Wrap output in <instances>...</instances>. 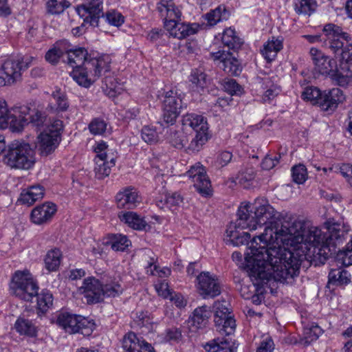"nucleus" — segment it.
Here are the masks:
<instances>
[{"label": "nucleus", "mask_w": 352, "mask_h": 352, "mask_svg": "<svg viewBox=\"0 0 352 352\" xmlns=\"http://www.w3.org/2000/svg\"><path fill=\"white\" fill-rule=\"evenodd\" d=\"M236 225L255 230L266 225L264 232L254 236L245 253V265L254 285L262 286L274 280L289 283L299 274L304 261L317 265L324 263L342 243L349 226L329 222L327 231L316 227L307 228L301 221L278 229L274 223L278 212L264 197L253 203H241L237 211Z\"/></svg>", "instance_id": "f257e3e1"}, {"label": "nucleus", "mask_w": 352, "mask_h": 352, "mask_svg": "<svg viewBox=\"0 0 352 352\" xmlns=\"http://www.w3.org/2000/svg\"><path fill=\"white\" fill-rule=\"evenodd\" d=\"M104 57L92 58L84 47H72L67 63L74 69L73 79L80 86L89 87L102 74L109 70V61Z\"/></svg>", "instance_id": "f03ea898"}, {"label": "nucleus", "mask_w": 352, "mask_h": 352, "mask_svg": "<svg viewBox=\"0 0 352 352\" xmlns=\"http://www.w3.org/2000/svg\"><path fill=\"white\" fill-rule=\"evenodd\" d=\"M11 292L19 299L32 302L36 298V308H50L53 305L54 297L47 289L38 293V285L29 271H16L10 285Z\"/></svg>", "instance_id": "7ed1b4c3"}, {"label": "nucleus", "mask_w": 352, "mask_h": 352, "mask_svg": "<svg viewBox=\"0 0 352 352\" xmlns=\"http://www.w3.org/2000/svg\"><path fill=\"white\" fill-rule=\"evenodd\" d=\"M302 37L310 43H320L322 47L329 50L331 53L338 52L339 47L342 46L343 39L350 38L346 32H344L340 27L333 23L326 24L322 28V33L319 34H306Z\"/></svg>", "instance_id": "20e7f679"}, {"label": "nucleus", "mask_w": 352, "mask_h": 352, "mask_svg": "<svg viewBox=\"0 0 352 352\" xmlns=\"http://www.w3.org/2000/svg\"><path fill=\"white\" fill-rule=\"evenodd\" d=\"M332 54L336 58L340 57L339 66L333 73V81L345 87L352 81V45L349 43V38L343 39L338 52Z\"/></svg>", "instance_id": "39448f33"}, {"label": "nucleus", "mask_w": 352, "mask_h": 352, "mask_svg": "<svg viewBox=\"0 0 352 352\" xmlns=\"http://www.w3.org/2000/svg\"><path fill=\"white\" fill-rule=\"evenodd\" d=\"M4 162L11 168L29 169L34 163V151L28 143L14 142L9 146Z\"/></svg>", "instance_id": "423d86ee"}, {"label": "nucleus", "mask_w": 352, "mask_h": 352, "mask_svg": "<svg viewBox=\"0 0 352 352\" xmlns=\"http://www.w3.org/2000/svg\"><path fill=\"white\" fill-rule=\"evenodd\" d=\"M182 124L190 127L196 132L191 140L189 148L193 151H199L210 139L207 120L202 115L195 113H186L182 118Z\"/></svg>", "instance_id": "0eeeda50"}, {"label": "nucleus", "mask_w": 352, "mask_h": 352, "mask_svg": "<svg viewBox=\"0 0 352 352\" xmlns=\"http://www.w3.org/2000/svg\"><path fill=\"white\" fill-rule=\"evenodd\" d=\"M94 151L96 154L95 175L97 179H103L109 175L111 167L115 166L117 152L109 148L107 143L102 140L96 142Z\"/></svg>", "instance_id": "6e6552de"}, {"label": "nucleus", "mask_w": 352, "mask_h": 352, "mask_svg": "<svg viewBox=\"0 0 352 352\" xmlns=\"http://www.w3.org/2000/svg\"><path fill=\"white\" fill-rule=\"evenodd\" d=\"M63 122L55 120L38 136L37 146L41 155L47 156L55 151L61 140Z\"/></svg>", "instance_id": "1a4fd4ad"}, {"label": "nucleus", "mask_w": 352, "mask_h": 352, "mask_svg": "<svg viewBox=\"0 0 352 352\" xmlns=\"http://www.w3.org/2000/svg\"><path fill=\"white\" fill-rule=\"evenodd\" d=\"M56 323L69 334L88 333L89 330H91L92 326V323L87 318L68 312L60 314L56 318Z\"/></svg>", "instance_id": "9d476101"}, {"label": "nucleus", "mask_w": 352, "mask_h": 352, "mask_svg": "<svg viewBox=\"0 0 352 352\" xmlns=\"http://www.w3.org/2000/svg\"><path fill=\"white\" fill-rule=\"evenodd\" d=\"M28 65L19 58L6 59L0 67V87L9 86L21 79Z\"/></svg>", "instance_id": "9b49d317"}, {"label": "nucleus", "mask_w": 352, "mask_h": 352, "mask_svg": "<svg viewBox=\"0 0 352 352\" xmlns=\"http://www.w3.org/2000/svg\"><path fill=\"white\" fill-rule=\"evenodd\" d=\"M182 100L179 94L173 89L165 93L162 100L163 119L170 124H173L180 113Z\"/></svg>", "instance_id": "f8f14e48"}, {"label": "nucleus", "mask_w": 352, "mask_h": 352, "mask_svg": "<svg viewBox=\"0 0 352 352\" xmlns=\"http://www.w3.org/2000/svg\"><path fill=\"white\" fill-rule=\"evenodd\" d=\"M186 175L192 180L194 187L200 195L207 197L212 194L210 181L205 168L200 163L192 166Z\"/></svg>", "instance_id": "ddd939ff"}, {"label": "nucleus", "mask_w": 352, "mask_h": 352, "mask_svg": "<svg viewBox=\"0 0 352 352\" xmlns=\"http://www.w3.org/2000/svg\"><path fill=\"white\" fill-rule=\"evenodd\" d=\"M196 285L198 293L204 298H214L221 294L219 279L209 272H201L197 277Z\"/></svg>", "instance_id": "4468645a"}, {"label": "nucleus", "mask_w": 352, "mask_h": 352, "mask_svg": "<svg viewBox=\"0 0 352 352\" xmlns=\"http://www.w3.org/2000/svg\"><path fill=\"white\" fill-rule=\"evenodd\" d=\"M309 54L314 65V69L322 75L329 76L333 80V73L337 69L336 60L315 47L310 49Z\"/></svg>", "instance_id": "2eb2a0df"}, {"label": "nucleus", "mask_w": 352, "mask_h": 352, "mask_svg": "<svg viewBox=\"0 0 352 352\" xmlns=\"http://www.w3.org/2000/svg\"><path fill=\"white\" fill-rule=\"evenodd\" d=\"M214 60H219L220 67L230 75L238 76L242 71V66L238 58L229 51L219 50L210 53Z\"/></svg>", "instance_id": "dca6fc26"}, {"label": "nucleus", "mask_w": 352, "mask_h": 352, "mask_svg": "<svg viewBox=\"0 0 352 352\" xmlns=\"http://www.w3.org/2000/svg\"><path fill=\"white\" fill-rule=\"evenodd\" d=\"M79 291L84 294L86 302L89 305L102 301V285L94 277L85 278Z\"/></svg>", "instance_id": "f3484780"}, {"label": "nucleus", "mask_w": 352, "mask_h": 352, "mask_svg": "<svg viewBox=\"0 0 352 352\" xmlns=\"http://www.w3.org/2000/svg\"><path fill=\"white\" fill-rule=\"evenodd\" d=\"M82 4L78 7L77 12L79 14L83 11L87 14L84 21L89 23L91 26H98L100 14L102 10V0H82Z\"/></svg>", "instance_id": "a211bd4d"}, {"label": "nucleus", "mask_w": 352, "mask_h": 352, "mask_svg": "<svg viewBox=\"0 0 352 352\" xmlns=\"http://www.w3.org/2000/svg\"><path fill=\"white\" fill-rule=\"evenodd\" d=\"M21 110L18 107L8 110L7 104L4 100L0 99V128H10L12 131L13 129H18L21 126L23 120H16L18 116H20Z\"/></svg>", "instance_id": "6ab92c4d"}, {"label": "nucleus", "mask_w": 352, "mask_h": 352, "mask_svg": "<svg viewBox=\"0 0 352 352\" xmlns=\"http://www.w3.org/2000/svg\"><path fill=\"white\" fill-rule=\"evenodd\" d=\"M20 109V116H18L16 120H23L21 126L18 129H13V131H20L25 124H31L32 126L40 128L46 121L45 113L36 109H30L27 107H18Z\"/></svg>", "instance_id": "aec40b11"}, {"label": "nucleus", "mask_w": 352, "mask_h": 352, "mask_svg": "<svg viewBox=\"0 0 352 352\" xmlns=\"http://www.w3.org/2000/svg\"><path fill=\"white\" fill-rule=\"evenodd\" d=\"M56 206L52 202H45L35 207L31 212L30 220L36 225H43L51 221L56 212Z\"/></svg>", "instance_id": "412c9836"}, {"label": "nucleus", "mask_w": 352, "mask_h": 352, "mask_svg": "<svg viewBox=\"0 0 352 352\" xmlns=\"http://www.w3.org/2000/svg\"><path fill=\"white\" fill-rule=\"evenodd\" d=\"M69 102L65 92L56 87L52 92L46 109L52 113L59 114L67 111Z\"/></svg>", "instance_id": "4be33fe9"}, {"label": "nucleus", "mask_w": 352, "mask_h": 352, "mask_svg": "<svg viewBox=\"0 0 352 352\" xmlns=\"http://www.w3.org/2000/svg\"><path fill=\"white\" fill-rule=\"evenodd\" d=\"M164 28L170 36L178 39L185 38L188 36L195 34L197 31L196 24H186L179 23L178 21L164 22Z\"/></svg>", "instance_id": "5701e85b"}, {"label": "nucleus", "mask_w": 352, "mask_h": 352, "mask_svg": "<svg viewBox=\"0 0 352 352\" xmlns=\"http://www.w3.org/2000/svg\"><path fill=\"white\" fill-rule=\"evenodd\" d=\"M214 322L219 327V331H223L227 336L232 334L236 328V321L233 315L230 312L224 311V309H217Z\"/></svg>", "instance_id": "b1692460"}, {"label": "nucleus", "mask_w": 352, "mask_h": 352, "mask_svg": "<svg viewBox=\"0 0 352 352\" xmlns=\"http://www.w3.org/2000/svg\"><path fill=\"white\" fill-rule=\"evenodd\" d=\"M118 208L132 209L140 203L139 196L136 189L126 187L119 191L116 197Z\"/></svg>", "instance_id": "393cba45"}, {"label": "nucleus", "mask_w": 352, "mask_h": 352, "mask_svg": "<svg viewBox=\"0 0 352 352\" xmlns=\"http://www.w3.org/2000/svg\"><path fill=\"white\" fill-rule=\"evenodd\" d=\"M157 9L164 22H175L180 19L181 11L173 3V0H160Z\"/></svg>", "instance_id": "a878e982"}, {"label": "nucleus", "mask_w": 352, "mask_h": 352, "mask_svg": "<svg viewBox=\"0 0 352 352\" xmlns=\"http://www.w3.org/2000/svg\"><path fill=\"white\" fill-rule=\"evenodd\" d=\"M345 99L343 91L339 88H333L322 95L320 105L324 111H334L339 103Z\"/></svg>", "instance_id": "bb28decb"}, {"label": "nucleus", "mask_w": 352, "mask_h": 352, "mask_svg": "<svg viewBox=\"0 0 352 352\" xmlns=\"http://www.w3.org/2000/svg\"><path fill=\"white\" fill-rule=\"evenodd\" d=\"M283 47V38L281 36H272L264 43L261 49V54L267 62L274 60L278 53Z\"/></svg>", "instance_id": "cd10ccee"}, {"label": "nucleus", "mask_w": 352, "mask_h": 352, "mask_svg": "<svg viewBox=\"0 0 352 352\" xmlns=\"http://www.w3.org/2000/svg\"><path fill=\"white\" fill-rule=\"evenodd\" d=\"M207 352H235L236 348L231 339L226 338H214L202 344Z\"/></svg>", "instance_id": "c85d7f7f"}, {"label": "nucleus", "mask_w": 352, "mask_h": 352, "mask_svg": "<svg viewBox=\"0 0 352 352\" xmlns=\"http://www.w3.org/2000/svg\"><path fill=\"white\" fill-rule=\"evenodd\" d=\"M238 228L243 229L236 225V221L234 225L231 224L228 226L226 231L228 240L235 246L248 243L251 238L250 234L247 232H240Z\"/></svg>", "instance_id": "c756f323"}, {"label": "nucleus", "mask_w": 352, "mask_h": 352, "mask_svg": "<svg viewBox=\"0 0 352 352\" xmlns=\"http://www.w3.org/2000/svg\"><path fill=\"white\" fill-rule=\"evenodd\" d=\"M45 194V188L41 184L32 185L22 191L21 201L25 204L32 205L41 199Z\"/></svg>", "instance_id": "7c9ffc66"}, {"label": "nucleus", "mask_w": 352, "mask_h": 352, "mask_svg": "<svg viewBox=\"0 0 352 352\" xmlns=\"http://www.w3.org/2000/svg\"><path fill=\"white\" fill-rule=\"evenodd\" d=\"M210 316V309H194L189 316L188 323L195 329H202L208 324Z\"/></svg>", "instance_id": "2f4dec72"}, {"label": "nucleus", "mask_w": 352, "mask_h": 352, "mask_svg": "<svg viewBox=\"0 0 352 352\" xmlns=\"http://www.w3.org/2000/svg\"><path fill=\"white\" fill-rule=\"evenodd\" d=\"M118 217L122 222L135 230H142L146 226V221L133 212H120Z\"/></svg>", "instance_id": "473e14b6"}, {"label": "nucleus", "mask_w": 352, "mask_h": 352, "mask_svg": "<svg viewBox=\"0 0 352 352\" xmlns=\"http://www.w3.org/2000/svg\"><path fill=\"white\" fill-rule=\"evenodd\" d=\"M229 16L230 13L226 6L220 5L206 14L204 18L209 25L214 26L220 21L227 20Z\"/></svg>", "instance_id": "72a5a7b5"}, {"label": "nucleus", "mask_w": 352, "mask_h": 352, "mask_svg": "<svg viewBox=\"0 0 352 352\" xmlns=\"http://www.w3.org/2000/svg\"><path fill=\"white\" fill-rule=\"evenodd\" d=\"M102 285V300L104 297H117L121 295L124 287L122 285L120 280L116 278L107 280Z\"/></svg>", "instance_id": "f704fd0d"}, {"label": "nucleus", "mask_w": 352, "mask_h": 352, "mask_svg": "<svg viewBox=\"0 0 352 352\" xmlns=\"http://www.w3.org/2000/svg\"><path fill=\"white\" fill-rule=\"evenodd\" d=\"M221 41L225 46L232 50H238L243 44L242 40L236 35L235 30L231 28L223 31Z\"/></svg>", "instance_id": "c9c22d12"}, {"label": "nucleus", "mask_w": 352, "mask_h": 352, "mask_svg": "<svg viewBox=\"0 0 352 352\" xmlns=\"http://www.w3.org/2000/svg\"><path fill=\"white\" fill-rule=\"evenodd\" d=\"M62 254L59 249L54 248L47 252L45 257V266L49 272H55L58 270L60 261Z\"/></svg>", "instance_id": "e433bc0d"}, {"label": "nucleus", "mask_w": 352, "mask_h": 352, "mask_svg": "<svg viewBox=\"0 0 352 352\" xmlns=\"http://www.w3.org/2000/svg\"><path fill=\"white\" fill-rule=\"evenodd\" d=\"M14 329L21 336L34 337L36 336V329L32 321L19 317L14 324Z\"/></svg>", "instance_id": "4c0bfd02"}, {"label": "nucleus", "mask_w": 352, "mask_h": 352, "mask_svg": "<svg viewBox=\"0 0 352 352\" xmlns=\"http://www.w3.org/2000/svg\"><path fill=\"white\" fill-rule=\"evenodd\" d=\"M304 324V336L306 344H310L311 342L317 340L324 333L323 329L315 322L307 323L305 320L302 321Z\"/></svg>", "instance_id": "58836bf2"}, {"label": "nucleus", "mask_w": 352, "mask_h": 352, "mask_svg": "<svg viewBox=\"0 0 352 352\" xmlns=\"http://www.w3.org/2000/svg\"><path fill=\"white\" fill-rule=\"evenodd\" d=\"M131 318L140 327H151L154 323L153 318L148 309H136L131 312Z\"/></svg>", "instance_id": "ea45409f"}, {"label": "nucleus", "mask_w": 352, "mask_h": 352, "mask_svg": "<svg viewBox=\"0 0 352 352\" xmlns=\"http://www.w3.org/2000/svg\"><path fill=\"white\" fill-rule=\"evenodd\" d=\"M189 81L192 88L199 91L206 85V74L200 69H192L189 76Z\"/></svg>", "instance_id": "a19ab883"}, {"label": "nucleus", "mask_w": 352, "mask_h": 352, "mask_svg": "<svg viewBox=\"0 0 352 352\" xmlns=\"http://www.w3.org/2000/svg\"><path fill=\"white\" fill-rule=\"evenodd\" d=\"M316 0H296L294 4V10L298 14H312L317 8Z\"/></svg>", "instance_id": "79ce46f5"}, {"label": "nucleus", "mask_w": 352, "mask_h": 352, "mask_svg": "<svg viewBox=\"0 0 352 352\" xmlns=\"http://www.w3.org/2000/svg\"><path fill=\"white\" fill-rule=\"evenodd\" d=\"M349 274L342 269H333L329 273V280L336 285H346L349 281Z\"/></svg>", "instance_id": "37998d69"}, {"label": "nucleus", "mask_w": 352, "mask_h": 352, "mask_svg": "<svg viewBox=\"0 0 352 352\" xmlns=\"http://www.w3.org/2000/svg\"><path fill=\"white\" fill-rule=\"evenodd\" d=\"M109 243L113 250L120 252L124 251L131 245V241L122 234H113Z\"/></svg>", "instance_id": "c03bdc74"}, {"label": "nucleus", "mask_w": 352, "mask_h": 352, "mask_svg": "<svg viewBox=\"0 0 352 352\" xmlns=\"http://www.w3.org/2000/svg\"><path fill=\"white\" fill-rule=\"evenodd\" d=\"M102 16L105 21L110 25L120 27L124 21V17L120 12L116 10H111L107 11L105 14H100V17Z\"/></svg>", "instance_id": "a18cd8bd"}, {"label": "nucleus", "mask_w": 352, "mask_h": 352, "mask_svg": "<svg viewBox=\"0 0 352 352\" xmlns=\"http://www.w3.org/2000/svg\"><path fill=\"white\" fill-rule=\"evenodd\" d=\"M255 178V171L253 168H248L241 171L238 175L239 184L244 188H250Z\"/></svg>", "instance_id": "49530a36"}, {"label": "nucleus", "mask_w": 352, "mask_h": 352, "mask_svg": "<svg viewBox=\"0 0 352 352\" xmlns=\"http://www.w3.org/2000/svg\"><path fill=\"white\" fill-rule=\"evenodd\" d=\"M183 201L182 196L178 192H173L166 195L164 202L162 200L157 201V205L161 208L165 206L171 208L173 206H179Z\"/></svg>", "instance_id": "de8ad7c7"}, {"label": "nucleus", "mask_w": 352, "mask_h": 352, "mask_svg": "<svg viewBox=\"0 0 352 352\" xmlns=\"http://www.w3.org/2000/svg\"><path fill=\"white\" fill-rule=\"evenodd\" d=\"M69 6L70 3L67 0H48L47 2V10L52 14L63 12Z\"/></svg>", "instance_id": "09e8293b"}, {"label": "nucleus", "mask_w": 352, "mask_h": 352, "mask_svg": "<svg viewBox=\"0 0 352 352\" xmlns=\"http://www.w3.org/2000/svg\"><path fill=\"white\" fill-rule=\"evenodd\" d=\"M322 97V94L321 91L316 87H307L302 93V98L303 100L312 102H316L319 104Z\"/></svg>", "instance_id": "8fccbe9b"}, {"label": "nucleus", "mask_w": 352, "mask_h": 352, "mask_svg": "<svg viewBox=\"0 0 352 352\" xmlns=\"http://www.w3.org/2000/svg\"><path fill=\"white\" fill-rule=\"evenodd\" d=\"M337 259L344 266L352 265V236L347 243L345 250H340L337 254Z\"/></svg>", "instance_id": "3c124183"}, {"label": "nucleus", "mask_w": 352, "mask_h": 352, "mask_svg": "<svg viewBox=\"0 0 352 352\" xmlns=\"http://www.w3.org/2000/svg\"><path fill=\"white\" fill-rule=\"evenodd\" d=\"M221 85L225 91L230 95H241L243 92V88L232 78H224L221 82Z\"/></svg>", "instance_id": "603ef678"}, {"label": "nucleus", "mask_w": 352, "mask_h": 352, "mask_svg": "<svg viewBox=\"0 0 352 352\" xmlns=\"http://www.w3.org/2000/svg\"><path fill=\"white\" fill-rule=\"evenodd\" d=\"M293 181L298 184H303L307 179V171L305 166L298 164L292 168Z\"/></svg>", "instance_id": "864d4df0"}, {"label": "nucleus", "mask_w": 352, "mask_h": 352, "mask_svg": "<svg viewBox=\"0 0 352 352\" xmlns=\"http://www.w3.org/2000/svg\"><path fill=\"white\" fill-rule=\"evenodd\" d=\"M155 263V258H151V261H148V265L146 267V274L150 275H155V272H156L157 275L160 277H168L170 275L171 271L169 268L164 267L162 270H158L159 267Z\"/></svg>", "instance_id": "5fc2aeb1"}, {"label": "nucleus", "mask_w": 352, "mask_h": 352, "mask_svg": "<svg viewBox=\"0 0 352 352\" xmlns=\"http://www.w3.org/2000/svg\"><path fill=\"white\" fill-rule=\"evenodd\" d=\"M142 140L148 144H153L158 141L159 135L153 126H145L141 131Z\"/></svg>", "instance_id": "6e6d98bb"}, {"label": "nucleus", "mask_w": 352, "mask_h": 352, "mask_svg": "<svg viewBox=\"0 0 352 352\" xmlns=\"http://www.w3.org/2000/svg\"><path fill=\"white\" fill-rule=\"evenodd\" d=\"M330 170H334V172L340 173L352 185V165L349 164H337L332 166Z\"/></svg>", "instance_id": "4d7b16f0"}, {"label": "nucleus", "mask_w": 352, "mask_h": 352, "mask_svg": "<svg viewBox=\"0 0 352 352\" xmlns=\"http://www.w3.org/2000/svg\"><path fill=\"white\" fill-rule=\"evenodd\" d=\"M107 129V123L102 119L95 118L89 124V129L94 135H102Z\"/></svg>", "instance_id": "13d9d810"}, {"label": "nucleus", "mask_w": 352, "mask_h": 352, "mask_svg": "<svg viewBox=\"0 0 352 352\" xmlns=\"http://www.w3.org/2000/svg\"><path fill=\"white\" fill-rule=\"evenodd\" d=\"M135 336L132 334H126L123 338L122 346L125 352H140V347L134 342Z\"/></svg>", "instance_id": "bf43d9fd"}, {"label": "nucleus", "mask_w": 352, "mask_h": 352, "mask_svg": "<svg viewBox=\"0 0 352 352\" xmlns=\"http://www.w3.org/2000/svg\"><path fill=\"white\" fill-rule=\"evenodd\" d=\"M275 344L271 337L264 338L256 349V352H274Z\"/></svg>", "instance_id": "052dcab7"}, {"label": "nucleus", "mask_w": 352, "mask_h": 352, "mask_svg": "<svg viewBox=\"0 0 352 352\" xmlns=\"http://www.w3.org/2000/svg\"><path fill=\"white\" fill-rule=\"evenodd\" d=\"M166 339L169 342H179L182 340V333L180 329L171 327L166 330Z\"/></svg>", "instance_id": "680f3d73"}, {"label": "nucleus", "mask_w": 352, "mask_h": 352, "mask_svg": "<svg viewBox=\"0 0 352 352\" xmlns=\"http://www.w3.org/2000/svg\"><path fill=\"white\" fill-rule=\"evenodd\" d=\"M155 289L159 296L164 298H168L170 296L171 292L168 288V284L165 280H160L155 284Z\"/></svg>", "instance_id": "e2e57ef3"}, {"label": "nucleus", "mask_w": 352, "mask_h": 352, "mask_svg": "<svg viewBox=\"0 0 352 352\" xmlns=\"http://www.w3.org/2000/svg\"><path fill=\"white\" fill-rule=\"evenodd\" d=\"M54 47L56 49L58 53L63 56L64 54H67V56L69 53L72 50L73 45L69 43L67 40H60L56 41L54 44Z\"/></svg>", "instance_id": "0e129e2a"}, {"label": "nucleus", "mask_w": 352, "mask_h": 352, "mask_svg": "<svg viewBox=\"0 0 352 352\" xmlns=\"http://www.w3.org/2000/svg\"><path fill=\"white\" fill-rule=\"evenodd\" d=\"M127 334H132L135 336L134 342L141 348L140 352H155L153 346L143 339L139 338L133 332H129Z\"/></svg>", "instance_id": "69168bd1"}, {"label": "nucleus", "mask_w": 352, "mask_h": 352, "mask_svg": "<svg viewBox=\"0 0 352 352\" xmlns=\"http://www.w3.org/2000/svg\"><path fill=\"white\" fill-rule=\"evenodd\" d=\"M232 157V153L227 151H221L217 157L216 163L218 166L223 167L231 161Z\"/></svg>", "instance_id": "338daca9"}, {"label": "nucleus", "mask_w": 352, "mask_h": 352, "mask_svg": "<svg viewBox=\"0 0 352 352\" xmlns=\"http://www.w3.org/2000/svg\"><path fill=\"white\" fill-rule=\"evenodd\" d=\"M280 157V155L278 157L275 156L274 157L270 156L265 157L261 162L262 168L265 170H270L273 168L278 164Z\"/></svg>", "instance_id": "774afa93"}]
</instances>
